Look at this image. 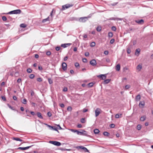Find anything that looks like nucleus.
Returning a JSON list of instances; mask_svg holds the SVG:
<instances>
[{
  "label": "nucleus",
  "mask_w": 153,
  "mask_h": 153,
  "mask_svg": "<svg viewBox=\"0 0 153 153\" xmlns=\"http://www.w3.org/2000/svg\"><path fill=\"white\" fill-rule=\"evenodd\" d=\"M88 111V110L87 109L84 108L83 110V112L84 113H85V112L87 111Z\"/></svg>",
  "instance_id": "bf43d9fd"
},
{
  "label": "nucleus",
  "mask_w": 153,
  "mask_h": 153,
  "mask_svg": "<svg viewBox=\"0 0 153 153\" xmlns=\"http://www.w3.org/2000/svg\"><path fill=\"white\" fill-rule=\"evenodd\" d=\"M130 87H131V86L130 85H126L125 86V90H126L130 88Z\"/></svg>",
  "instance_id": "cd10ccee"
},
{
  "label": "nucleus",
  "mask_w": 153,
  "mask_h": 153,
  "mask_svg": "<svg viewBox=\"0 0 153 153\" xmlns=\"http://www.w3.org/2000/svg\"><path fill=\"white\" fill-rule=\"evenodd\" d=\"M94 83H93V82H91L89 83L87 85L88 86L90 87H92L93 86Z\"/></svg>",
  "instance_id": "c756f323"
},
{
  "label": "nucleus",
  "mask_w": 153,
  "mask_h": 153,
  "mask_svg": "<svg viewBox=\"0 0 153 153\" xmlns=\"http://www.w3.org/2000/svg\"><path fill=\"white\" fill-rule=\"evenodd\" d=\"M82 61L84 62L85 63L87 62V59L86 58H84L82 59Z\"/></svg>",
  "instance_id": "6e6d98bb"
},
{
  "label": "nucleus",
  "mask_w": 153,
  "mask_h": 153,
  "mask_svg": "<svg viewBox=\"0 0 153 153\" xmlns=\"http://www.w3.org/2000/svg\"><path fill=\"white\" fill-rule=\"evenodd\" d=\"M140 49L138 48V49H137L135 51V55H137V54H139V53H140Z\"/></svg>",
  "instance_id": "b1692460"
},
{
  "label": "nucleus",
  "mask_w": 153,
  "mask_h": 153,
  "mask_svg": "<svg viewBox=\"0 0 153 153\" xmlns=\"http://www.w3.org/2000/svg\"><path fill=\"white\" fill-rule=\"evenodd\" d=\"M63 90L64 91L66 92V91H67L68 88L66 87L64 88Z\"/></svg>",
  "instance_id": "4d7b16f0"
},
{
  "label": "nucleus",
  "mask_w": 153,
  "mask_h": 153,
  "mask_svg": "<svg viewBox=\"0 0 153 153\" xmlns=\"http://www.w3.org/2000/svg\"><path fill=\"white\" fill-rule=\"evenodd\" d=\"M76 148L77 149H80L84 150V151L85 152H89V150L85 147L81 146H77L76 147Z\"/></svg>",
  "instance_id": "39448f33"
},
{
  "label": "nucleus",
  "mask_w": 153,
  "mask_h": 153,
  "mask_svg": "<svg viewBox=\"0 0 153 153\" xmlns=\"http://www.w3.org/2000/svg\"><path fill=\"white\" fill-rule=\"evenodd\" d=\"M113 36V34L112 32H109L108 33V36L109 37H112Z\"/></svg>",
  "instance_id": "473e14b6"
},
{
  "label": "nucleus",
  "mask_w": 153,
  "mask_h": 153,
  "mask_svg": "<svg viewBox=\"0 0 153 153\" xmlns=\"http://www.w3.org/2000/svg\"><path fill=\"white\" fill-rule=\"evenodd\" d=\"M48 80L50 84H51L53 83V81L51 79L48 78Z\"/></svg>",
  "instance_id": "c9c22d12"
},
{
  "label": "nucleus",
  "mask_w": 153,
  "mask_h": 153,
  "mask_svg": "<svg viewBox=\"0 0 153 153\" xmlns=\"http://www.w3.org/2000/svg\"><path fill=\"white\" fill-rule=\"evenodd\" d=\"M90 64L93 66H95L97 64L96 61L94 59H93L90 61Z\"/></svg>",
  "instance_id": "6e6552de"
},
{
  "label": "nucleus",
  "mask_w": 153,
  "mask_h": 153,
  "mask_svg": "<svg viewBox=\"0 0 153 153\" xmlns=\"http://www.w3.org/2000/svg\"><path fill=\"white\" fill-rule=\"evenodd\" d=\"M38 69L40 70H42V66H40L38 67Z\"/></svg>",
  "instance_id": "69168bd1"
},
{
  "label": "nucleus",
  "mask_w": 153,
  "mask_h": 153,
  "mask_svg": "<svg viewBox=\"0 0 153 153\" xmlns=\"http://www.w3.org/2000/svg\"><path fill=\"white\" fill-rule=\"evenodd\" d=\"M67 65L66 63L63 62L62 64V68L64 71H65L67 69Z\"/></svg>",
  "instance_id": "1a4fd4ad"
},
{
  "label": "nucleus",
  "mask_w": 153,
  "mask_h": 153,
  "mask_svg": "<svg viewBox=\"0 0 153 153\" xmlns=\"http://www.w3.org/2000/svg\"><path fill=\"white\" fill-rule=\"evenodd\" d=\"M146 116L145 115L141 117L140 119V120L141 121H143L145 120L146 119Z\"/></svg>",
  "instance_id": "dca6fc26"
},
{
  "label": "nucleus",
  "mask_w": 153,
  "mask_h": 153,
  "mask_svg": "<svg viewBox=\"0 0 153 153\" xmlns=\"http://www.w3.org/2000/svg\"><path fill=\"white\" fill-rule=\"evenodd\" d=\"M79 131L77 130V134L78 135H82L83 134H85L83 133V132H86V131Z\"/></svg>",
  "instance_id": "6ab92c4d"
},
{
  "label": "nucleus",
  "mask_w": 153,
  "mask_h": 153,
  "mask_svg": "<svg viewBox=\"0 0 153 153\" xmlns=\"http://www.w3.org/2000/svg\"><path fill=\"white\" fill-rule=\"evenodd\" d=\"M85 55L86 56H88L89 55V53L88 52H86L85 53Z\"/></svg>",
  "instance_id": "13d9d810"
},
{
  "label": "nucleus",
  "mask_w": 153,
  "mask_h": 153,
  "mask_svg": "<svg viewBox=\"0 0 153 153\" xmlns=\"http://www.w3.org/2000/svg\"><path fill=\"white\" fill-rule=\"evenodd\" d=\"M13 140H16V141H22V140L21 139H20L19 138V137H13Z\"/></svg>",
  "instance_id": "412c9836"
},
{
  "label": "nucleus",
  "mask_w": 153,
  "mask_h": 153,
  "mask_svg": "<svg viewBox=\"0 0 153 153\" xmlns=\"http://www.w3.org/2000/svg\"><path fill=\"white\" fill-rule=\"evenodd\" d=\"M72 109V107L71 106H68L67 108V110L68 111H71Z\"/></svg>",
  "instance_id": "79ce46f5"
},
{
  "label": "nucleus",
  "mask_w": 153,
  "mask_h": 153,
  "mask_svg": "<svg viewBox=\"0 0 153 153\" xmlns=\"http://www.w3.org/2000/svg\"><path fill=\"white\" fill-rule=\"evenodd\" d=\"M141 128V126L140 125H138L137 126V129L140 130Z\"/></svg>",
  "instance_id": "37998d69"
},
{
  "label": "nucleus",
  "mask_w": 153,
  "mask_h": 153,
  "mask_svg": "<svg viewBox=\"0 0 153 153\" xmlns=\"http://www.w3.org/2000/svg\"><path fill=\"white\" fill-rule=\"evenodd\" d=\"M32 71L30 68H28L27 69V72L28 73H30Z\"/></svg>",
  "instance_id": "58836bf2"
},
{
  "label": "nucleus",
  "mask_w": 153,
  "mask_h": 153,
  "mask_svg": "<svg viewBox=\"0 0 153 153\" xmlns=\"http://www.w3.org/2000/svg\"><path fill=\"white\" fill-rule=\"evenodd\" d=\"M47 115L49 117H50L52 115L51 113L50 112H48L47 113Z\"/></svg>",
  "instance_id": "3c124183"
},
{
  "label": "nucleus",
  "mask_w": 153,
  "mask_h": 153,
  "mask_svg": "<svg viewBox=\"0 0 153 153\" xmlns=\"http://www.w3.org/2000/svg\"><path fill=\"white\" fill-rule=\"evenodd\" d=\"M49 143L57 146L61 145V143L60 142L56 141H50Z\"/></svg>",
  "instance_id": "f03ea898"
},
{
  "label": "nucleus",
  "mask_w": 153,
  "mask_h": 153,
  "mask_svg": "<svg viewBox=\"0 0 153 153\" xmlns=\"http://www.w3.org/2000/svg\"><path fill=\"white\" fill-rule=\"evenodd\" d=\"M77 127L78 128H81L82 127V125L81 124H78L77 125Z\"/></svg>",
  "instance_id": "052dcab7"
},
{
  "label": "nucleus",
  "mask_w": 153,
  "mask_h": 153,
  "mask_svg": "<svg viewBox=\"0 0 153 153\" xmlns=\"http://www.w3.org/2000/svg\"><path fill=\"white\" fill-rule=\"evenodd\" d=\"M110 126L111 128H114L115 127V125L113 124H111L110 125Z\"/></svg>",
  "instance_id": "864d4df0"
},
{
  "label": "nucleus",
  "mask_w": 153,
  "mask_h": 153,
  "mask_svg": "<svg viewBox=\"0 0 153 153\" xmlns=\"http://www.w3.org/2000/svg\"><path fill=\"white\" fill-rule=\"evenodd\" d=\"M99 132V130L97 128L95 129L94 130V132L95 134H98Z\"/></svg>",
  "instance_id": "a878e982"
},
{
  "label": "nucleus",
  "mask_w": 153,
  "mask_h": 153,
  "mask_svg": "<svg viewBox=\"0 0 153 153\" xmlns=\"http://www.w3.org/2000/svg\"><path fill=\"white\" fill-rule=\"evenodd\" d=\"M108 74H100L97 75L96 76H106Z\"/></svg>",
  "instance_id": "7c9ffc66"
},
{
  "label": "nucleus",
  "mask_w": 153,
  "mask_h": 153,
  "mask_svg": "<svg viewBox=\"0 0 153 153\" xmlns=\"http://www.w3.org/2000/svg\"><path fill=\"white\" fill-rule=\"evenodd\" d=\"M13 99L15 100H16L17 99V97L15 96H13Z\"/></svg>",
  "instance_id": "e2e57ef3"
},
{
  "label": "nucleus",
  "mask_w": 153,
  "mask_h": 153,
  "mask_svg": "<svg viewBox=\"0 0 153 153\" xmlns=\"http://www.w3.org/2000/svg\"><path fill=\"white\" fill-rule=\"evenodd\" d=\"M7 106H8V107L10 108L11 109L13 110H14V111H17V112L18 111V110H16L14 108H13V107H11L10 105H9V104H7Z\"/></svg>",
  "instance_id": "4be33fe9"
},
{
  "label": "nucleus",
  "mask_w": 153,
  "mask_h": 153,
  "mask_svg": "<svg viewBox=\"0 0 153 153\" xmlns=\"http://www.w3.org/2000/svg\"><path fill=\"white\" fill-rule=\"evenodd\" d=\"M114 42V39H111L110 41V43L111 44H112Z\"/></svg>",
  "instance_id": "a18cd8bd"
},
{
  "label": "nucleus",
  "mask_w": 153,
  "mask_h": 153,
  "mask_svg": "<svg viewBox=\"0 0 153 153\" xmlns=\"http://www.w3.org/2000/svg\"><path fill=\"white\" fill-rule=\"evenodd\" d=\"M131 46L130 45L128 46L127 49V52L129 54L131 52Z\"/></svg>",
  "instance_id": "2eb2a0df"
},
{
  "label": "nucleus",
  "mask_w": 153,
  "mask_h": 153,
  "mask_svg": "<svg viewBox=\"0 0 153 153\" xmlns=\"http://www.w3.org/2000/svg\"><path fill=\"white\" fill-rule=\"evenodd\" d=\"M31 146H27V147H20L18 148V149H20V150H25L27 149H29V148H30L31 147Z\"/></svg>",
  "instance_id": "9d476101"
},
{
  "label": "nucleus",
  "mask_w": 153,
  "mask_h": 153,
  "mask_svg": "<svg viewBox=\"0 0 153 153\" xmlns=\"http://www.w3.org/2000/svg\"><path fill=\"white\" fill-rule=\"evenodd\" d=\"M111 30L113 31H115L116 30V28L115 26H112L111 27Z\"/></svg>",
  "instance_id": "a19ab883"
},
{
  "label": "nucleus",
  "mask_w": 153,
  "mask_h": 153,
  "mask_svg": "<svg viewBox=\"0 0 153 153\" xmlns=\"http://www.w3.org/2000/svg\"><path fill=\"white\" fill-rule=\"evenodd\" d=\"M20 27H26V25H25L24 24H22L20 25Z\"/></svg>",
  "instance_id": "ea45409f"
},
{
  "label": "nucleus",
  "mask_w": 153,
  "mask_h": 153,
  "mask_svg": "<svg viewBox=\"0 0 153 153\" xmlns=\"http://www.w3.org/2000/svg\"><path fill=\"white\" fill-rule=\"evenodd\" d=\"M101 30V27H98L97 28V30L98 32H100Z\"/></svg>",
  "instance_id": "f704fd0d"
},
{
  "label": "nucleus",
  "mask_w": 153,
  "mask_h": 153,
  "mask_svg": "<svg viewBox=\"0 0 153 153\" xmlns=\"http://www.w3.org/2000/svg\"><path fill=\"white\" fill-rule=\"evenodd\" d=\"M68 59V57L67 56H66L64 58V61H66Z\"/></svg>",
  "instance_id": "338daca9"
},
{
  "label": "nucleus",
  "mask_w": 153,
  "mask_h": 153,
  "mask_svg": "<svg viewBox=\"0 0 153 153\" xmlns=\"http://www.w3.org/2000/svg\"><path fill=\"white\" fill-rule=\"evenodd\" d=\"M2 19L3 21H5L7 20V19L6 16H3L2 17Z\"/></svg>",
  "instance_id": "c03bdc74"
},
{
  "label": "nucleus",
  "mask_w": 153,
  "mask_h": 153,
  "mask_svg": "<svg viewBox=\"0 0 153 153\" xmlns=\"http://www.w3.org/2000/svg\"><path fill=\"white\" fill-rule=\"evenodd\" d=\"M104 53L105 55H107L108 53V51H105L104 52Z\"/></svg>",
  "instance_id": "774afa93"
},
{
  "label": "nucleus",
  "mask_w": 153,
  "mask_h": 153,
  "mask_svg": "<svg viewBox=\"0 0 153 153\" xmlns=\"http://www.w3.org/2000/svg\"><path fill=\"white\" fill-rule=\"evenodd\" d=\"M136 22L138 24H142L144 22V20L143 19H141L140 20L138 21H136Z\"/></svg>",
  "instance_id": "aec40b11"
},
{
  "label": "nucleus",
  "mask_w": 153,
  "mask_h": 153,
  "mask_svg": "<svg viewBox=\"0 0 153 153\" xmlns=\"http://www.w3.org/2000/svg\"><path fill=\"white\" fill-rule=\"evenodd\" d=\"M120 64H118L116 67V70L117 71H119L120 70Z\"/></svg>",
  "instance_id": "4468645a"
},
{
  "label": "nucleus",
  "mask_w": 153,
  "mask_h": 153,
  "mask_svg": "<svg viewBox=\"0 0 153 153\" xmlns=\"http://www.w3.org/2000/svg\"><path fill=\"white\" fill-rule=\"evenodd\" d=\"M70 130H71V131L74 132V133H76L77 130H76L74 129H70Z\"/></svg>",
  "instance_id": "e433bc0d"
},
{
  "label": "nucleus",
  "mask_w": 153,
  "mask_h": 153,
  "mask_svg": "<svg viewBox=\"0 0 153 153\" xmlns=\"http://www.w3.org/2000/svg\"><path fill=\"white\" fill-rule=\"evenodd\" d=\"M137 68L139 71L142 68V66H141V65H138L137 66Z\"/></svg>",
  "instance_id": "bb28decb"
},
{
  "label": "nucleus",
  "mask_w": 153,
  "mask_h": 153,
  "mask_svg": "<svg viewBox=\"0 0 153 153\" xmlns=\"http://www.w3.org/2000/svg\"><path fill=\"white\" fill-rule=\"evenodd\" d=\"M80 121L82 123H85V119L84 118H82L80 120Z\"/></svg>",
  "instance_id": "4c0bfd02"
},
{
  "label": "nucleus",
  "mask_w": 153,
  "mask_h": 153,
  "mask_svg": "<svg viewBox=\"0 0 153 153\" xmlns=\"http://www.w3.org/2000/svg\"><path fill=\"white\" fill-rule=\"evenodd\" d=\"M27 100L26 99H23L22 101V102L24 104H26L27 103Z\"/></svg>",
  "instance_id": "2f4dec72"
},
{
  "label": "nucleus",
  "mask_w": 153,
  "mask_h": 153,
  "mask_svg": "<svg viewBox=\"0 0 153 153\" xmlns=\"http://www.w3.org/2000/svg\"><path fill=\"white\" fill-rule=\"evenodd\" d=\"M88 18H89V17H81L79 19V21L80 22H84L87 20Z\"/></svg>",
  "instance_id": "423d86ee"
},
{
  "label": "nucleus",
  "mask_w": 153,
  "mask_h": 153,
  "mask_svg": "<svg viewBox=\"0 0 153 153\" xmlns=\"http://www.w3.org/2000/svg\"><path fill=\"white\" fill-rule=\"evenodd\" d=\"M111 80L110 79H108L105 80L103 81V82L102 83L104 84H106L108 83Z\"/></svg>",
  "instance_id": "ddd939ff"
},
{
  "label": "nucleus",
  "mask_w": 153,
  "mask_h": 153,
  "mask_svg": "<svg viewBox=\"0 0 153 153\" xmlns=\"http://www.w3.org/2000/svg\"><path fill=\"white\" fill-rule=\"evenodd\" d=\"M37 116L40 118L42 119L43 117L42 116L41 114L39 112H38L37 114Z\"/></svg>",
  "instance_id": "a211bd4d"
},
{
  "label": "nucleus",
  "mask_w": 153,
  "mask_h": 153,
  "mask_svg": "<svg viewBox=\"0 0 153 153\" xmlns=\"http://www.w3.org/2000/svg\"><path fill=\"white\" fill-rule=\"evenodd\" d=\"M140 99V94H138L137 96L136 97L135 100L136 101H138Z\"/></svg>",
  "instance_id": "f3484780"
},
{
  "label": "nucleus",
  "mask_w": 153,
  "mask_h": 153,
  "mask_svg": "<svg viewBox=\"0 0 153 153\" xmlns=\"http://www.w3.org/2000/svg\"><path fill=\"white\" fill-rule=\"evenodd\" d=\"M100 109L99 108H97L95 110V115L96 117H97L100 113Z\"/></svg>",
  "instance_id": "0eeeda50"
},
{
  "label": "nucleus",
  "mask_w": 153,
  "mask_h": 153,
  "mask_svg": "<svg viewBox=\"0 0 153 153\" xmlns=\"http://www.w3.org/2000/svg\"><path fill=\"white\" fill-rule=\"evenodd\" d=\"M73 6V5L71 4L70 5V4H66L65 5H63L62 7V8L61 9V10H63L65 9H67L71 7H72Z\"/></svg>",
  "instance_id": "7ed1b4c3"
},
{
  "label": "nucleus",
  "mask_w": 153,
  "mask_h": 153,
  "mask_svg": "<svg viewBox=\"0 0 153 153\" xmlns=\"http://www.w3.org/2000/svg\"><path fill=\"white\" fill-rule=\"evenodd\" d=\"M37 80L39 82H41L42 81V79L41 77H39L37 78Z\"/></svg>",
  "instance_id": "49530a36"
},
{
  "label": "nucleus",
  "mask_w": 153,
  "mask_h": 153,
  "mask_svg": "<svg viewBox=\"0 0 153 153\" xmlns=\"http://www.w3.org/2000/svg\"><path fill=\"white\" fill-rule=\"evenodd\" d=\"M51 54V52L50 51H47V52L46 53V54H47V55L48 56L50 55Z\"/></svg>",
  "instance_id": "603ef678"
},
{
  "label": "nucleus",
  "mask_w": 153,
  "mask_h": 153,
  "mask_svg": "<svg viewBox=\"0 0 153 153\" xmlns=\"http://www.w3.org/2000/svg\"><path fill=\"white\" fill-rule=\"evenodd\" d=\"M95 45V43L94 42H92L91 43L90 46L91 47H94Z\"/></svg>",
  "instance_id": "72a5a7b5"
},
{
  "label": "nucleus",
  "mask_w": 153,
  "mask_h": 153,
  "mask_svg": "<svg viewBox=\"0 0 153 153\" xmlns=\"http://www.w3.org/2000/svg\"><path fill=\"white\" fill-rule=\"evenodd\" d=\"M79 64L78 62H76L75 63V66L76 67L79 66Z\"/></svg>",
  "instance_id": "09e8293b"
},
{
  "label": "nucleus",
  "mask_w": 153,
  "mask_h": 153,
  "mask_svg": "<svg viewBox=\"0 0 153 153\" xmlns=\"http://www.w3.org/2000/svg\"><path fill=\"white\" fill-rule=\"evenodd\" d=\"M71 45V43H65L62 44L61 45V46L63 48H65L68 46H69Z\"/></svg>",
  "instance_id": "9b49d317"
},
{
  "label": "nucleus",
  "mask_w": 153,
  "mask_h": 153,
  "mask_svg": "<svg viewBox=\"0 0 153 153\" xmlns=\"http://www.w3.org/2000/svg\"><path fill=\"white\" fill-rule=\"evenodd\" d=\"M30 113L32 115H33V116H35L36 115L35 112L34 111H30Z\"/></svg>",
  "instance_id": "de8ad7c7"
},
{
  "label": "nucleus",
  "mask_w": 153,
  "mask_h": 153,
  "mask_svg": "<svg viewBox=\"0 0 153 153\" xmlns=\"http://www.w3.org/2000/svg\"><path fill=\"white\" fill-rule=\"evenodd\" d=\"M122 115V114H117L115 115V117L116 118H118L120 117H121Z\"/></svg>",
  "instance_id": "393cba45"
},
{
  "label": "nucleus",
  "mask_w": 153,
  "mask_h": 153,
  "mask_svg": "<svg viewBox=\"0 0 153 153\" xmlns=\"http://www.w3.org/2000/svg\"><path fill=\"white\" fill-rule=\"evenodd\" d=\"M1 97L2 98V100L4 101H5L6 100V99L5 97L4 96H1Z\"/></svg>",
  "instance_id": "5fc2aeb1"
},
{
  "label": "nucleus",
  "mask_w": 153,
  "mask_h": 153,
  "mask_svg": "<svg viewBox=\"0 0 153 153\" xmlns=\"http://www.w3.org/2000/svg\"><path fill=\"white\" fill-rule=\"evenodd\" d=\"M22 11L20 9H17L10 11L7 14H19L21 13Z\"/></svg>",
  "instance_id": "f257e3e1"
},
{
  "label": "nucleus",
  "mask_w": 153,
  "mask_h": 153,
  "mask_svg": "<svg viewBox=\"0 0 153 153\" xmlns=\"http://www.w3.org/2000/svg\"><path fill=\"white\" fill-rule=\"evenodd\" d=\"M49 17L48 16L47 18L43 19L42 21V22L43 23L45 22L49 21Z\"/></svg>",
  "instance_id": "5701e85b"
},
{
  "label": "nucleus",
  "mask_w": 153,
  "mask_h": 153,
  "mask_svg": "<svg viewBox=\"0 0 153 153\" xmlns=\"http://www.w3.org/2000/svg\"><path fill=\"white\" fill-rule=\"evenodd\" d=\"M60 106L61 108H64L65 106L64 105L63 103L60 104Z\"/></svg>",
  "instance_id": "0e129e2a"
},
{
  "label": "nucleus",
  "mask_w": 153,
  "mask_h": 153,
  "mask_svg": "<svg viewBox=\"0 0 153 153\" xmlns=\"http://www.w3.org/2000/svg\"><path fill=\"white\" fill-rule=\"evenodd\" d=\"M73 6V5L71 4L70 5V4H66L65 5H63L62 7V8L61 9V10H63L65 9H67L71 7H72Z\"/></svg>",
  "instance_id": "20e7f679"
},
{
  "label": "nucleus",
  "mask_w": 153,
  "mask_h": 153,
  "mask_svg": "<svg viewBox=\"0 0 153 153\" xmlns=\"http://www.w3.org/2000/svg\"><path fill=\"white\" fill-rule=\"evenodd\" d=\"M21 82V79L20 78L19 79L17 80V82L18 83H20Z\"/></svg>",
  "instance_id": "680f3d73"
},
{
  "label": "nucleus",
  "mask_w": 153,
  "mask_h": 153,
  "mask_svg": "<svg viewBox=\"0 0 153 153\" xmlns=\"http://www.w3.org/2000/svg\"><path fill=\"white\" fill-rule=\"evenodd\" d=\"M60 46H57L56 48V50L57 51H58L60 49Z\"/></svg>",
  "instance_id": "8fccbe9b"
},
{
  "label": "nucleus",
  "mask_w": 153,
  "mask_h": 153,
  "mask_svg": "<svg viewBox=\"0 0 153 153\" xmlns=\"http://www.w3.org/2000/svg\"><path fill=\"white\" fill-rule=\"evenodd\" d=\"M145 103L144 101H140L139 103V106L140 107H141V106H142V107L143 108L145 106Z\"/></svg>",
  "instance_id": "f8f14e48"
},
{
  "label": "nucleus",
  "mask_w": 153,
  "mask_h": 153,
  "mask_svg": "<svg viewBox=\"0 0 153 153\" xmlns=\"http://www.w3.org/2000/svg\"><path fill=\"white\" fill-rule=\"evenodd\" d=\"M103 134L105 136H108L109 135V133L107 131H105L103 132Z\"/></svg>",
  "instance_id": "c85d7f7f"
}]
</instances>
